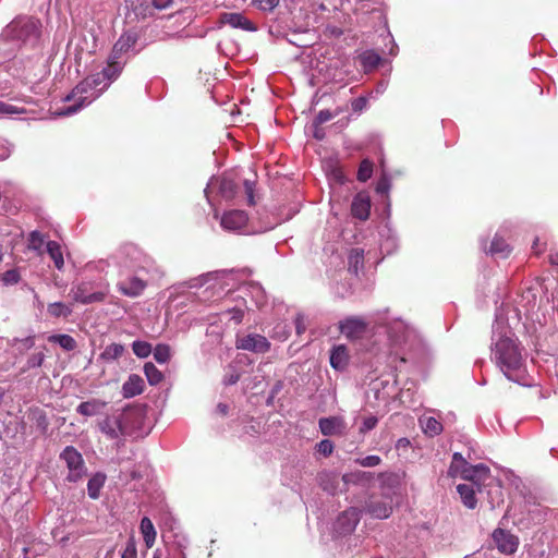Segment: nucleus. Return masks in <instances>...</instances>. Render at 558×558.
<instances>
[{"instance_id": "nucleus-1", "label": "nucleus", "mask_w": 558, "mask_h": 558, "mask_svg": "<svg viewBox=\"0 0 558 558\" xmlns=\"http://www.w3.org/2000/svg\"><path fill=\"white\" fill-rule=\"evenodd\" d=\"M490 359L508 380L530 385L526 352L511 328L499 317L493 325Z\"/></svg>"}, {"instance_id": "nucleus-2", "label": "nucleus", "mask_w": 558, "mask_h": 558, "mask_svg": "<svg viewBox=\"0 0 558 558\" xmlns=\"http://www.w3.org/2000/svg\"><path fill=\"white\" fill-rule=\"evenodd\" d=\"M113 81L116 80L110 77L109 72H106L104 69L100 72L88 75L64 97V101L73 104L57 110L54 116L65 117L75 114L96 100Z\"/></svg>"}, {"instance_id": "nucleus-3", "label": "nucleus", "mask_w": 558, "mask_h": 558, "mask_svg": "<svg viewBox=\"0 0 558 558\" xmlns=\"http://www.w3.org/2000/svg\"><path fill=\"white\" fill-rule=\"evenodd\" d=\"M137 413L131 409H117L100 418L97 426L108 439L122 441L126 436H132L135 430Z\"/></svg>"}, {"instance_id": "nucleus-4", "label": "nucleus", "mask_w": 558, "mask_h": 558, "mask_svg": "<svg viewBox=\"0 0 558 558\" xmlns=\"http://www.w3.org/2000/svg\"><path fill=\"white\" fill-rule=\"evenodd\" d=\"M40 35V22L34 17L23 16L12 21L1 33L5 41L22 44L35 43Z\"/></svg>"}, {"instance_id": "nucleus-5", "label": "nucleus", "mask_w": 558, "mask_h": 558, "mask_svg": "<svg viewBox=\"0 0 558 558\" xmlns=\"http://www.w3.org/2000/svg\"><path fill=\"white\" fill-rule=\"evenodd\" d=\"M136 41L137 35L135 33L128 32L122 34L113 45L107 65L104 68L106 72H109L110 77L117 80L120 76L126 63L124 54L134 48Z\"/></svg>"}, {"instance_id": "nucleus-6", "label": "nucleus", "mask_w": 558, "mask_h": 558, "mask_svg": "<svg viewBox=\"0 0 558 558\" xmlns=\"http://www.w3.org/2000/svg\"><path fill=\"white\" fill-rule=\"evenodd\" d=\"M60 459L65 463L69 473L66 480L78 482L86 475V466L82 454L73 446H66L60 453Z\"/></svg>"}, {"instance_id": "nucleus-7", "label": "nucleus", "mask_w": 558, "mask_h": 558, "mask_svg": "<svg viewBox=\"0 0 558 558\" xmlns=\"http://www.w3.org/2000/svg\"><path fill=\"white\" fill-rule=\"evenodd\" d=\"M386 328L387 335L395 345H402L415 338L414 329L400 318L389 320Z\"/></svg>"}, {"instance_id": "nucleus-8", "label": "nucleus", "mask_w": 558, "mask_h": 558, "mask_svg": "<svg viewBox=\"0 0 558 558\" xmlns=\"http://www.w3.org/2000/svg\"><path fill=\"white\" fill-rule=\"evenodd\" d=\"M217 190L218 191V194L229 201V199H232L236 193V185L235 183L227 178V177H221V178H216V177H213L206 189L204 190V193H205V196L207 197V201L211 204V194L214 193V191Z\"/></svg>"}, {"instance_id": "nucleus-9", "label": "nucleus", "mask_w": 558, "mask_h": 558, "mask_svg": "<svg viewBox=\"0 0 558 558\" xmlns=\"http://www.w3.org/2000/svg\"><path fill=\"white\" fill-rule=\"evenodd\" d=\"M361 519V511L357 508H349L343 511L335 522V532L339 536L352 533Z\"/></svg>"}, {"instance_id": "nucleus-10", "label": "nucleus", "mask_w": 558, "mask_h": 558, "mask_svg": "<svg viewBox=\"0 0 558 558\" xmlns=\"http://www.w3.org/2000/svg\"><path fill=\"white\" fill-rule=\"evenodd\" d=\"M92 283L89 282H82L77 286H74L70 294L72 295L73 300L75 302L82 303V304H92L104 301L106 296V292L104 291H96L93 292Z\"/></svg>"}, {"instance_id": "nucleus-11", "label": "nucleus", "mask_w": 558, "mask_h": 558, "mask_svg": "<svg viewBox=\"0 0 558 558\" xmlns=\"http://www.w3.org/2000/svg\"><path fill=\"white\" fill-rule=\"evenodd\" d=\"M238 349L255 353H265L270 349V342L266 337L258 333H248L236 339Z\"/></svg>"}, {"instance_id": "nucleus-12", "label": "nucleus", "mask_w": 558, "mask_h": 558, "mask_svg": "<svg viewBox=\"0 0 558 558\" xmlns=\"http://www.w3.org/2000/svg\"><path fill=\"white\" fill-rule=\"evenodd\" d=\"M463 480L472 482L477 490H482V486H486L494 482V478L490 475V470L487 465L480 463L475 465H470L465 471H463Z\"/></svg>"}, {"instance_id": "nucleus-13", "label": "nucleus", "mask_w": 558, "mask_h": 558, "mask_svg": "<svg viewBox=\"0 0 558 558\" xmlns=\"http://www.w3.org/2000/svg\"><path fill=\"white\" fill-rule=\"evenodd\" d=\"M368 324L362 317L351 316L340 322L339 329L347 338L357 339L366 332Z\"/></svg>"}, {"instance_id": "nucleus-14", "label": "nucleus", "mask_w": 558, "mask_h": 558, "mask_svg": "<svg viewBox=\"0 0 558 558\" xmlns=\"http://www.w3.org/2000/svg\"><path fill=\"white\" fill-rule=\"evenodd\" d=\"M493 541L498 550L505 555L513 554L517 551L519 546L518 537L502 529H497L494 531Z\"/></svg>"}, {"instance_id": "nucleus-15", "label": "nucleus", "mask_w": 558, "mask_h": 558, "mask_svg": "<svg viewBox=\"0 0 558 558\" xmlns=\"http://www.w3.org/2000/svg\"><path fill=\"white\" fill-rule=\"evenodd\" d=\"M248 217L245 211L233 209L226 211L220 218V226L227 231L238 232L247 223Z\"/></svg>"}, {"instance_id": "nucleus-16", "label": "nucleus", "mask_w": 558, "mask_h": 558, "mask_svg": "<svg viewBox=\"0 0 558 558\" xmlns=\"http://www.w3.org/2000/svg\"><path fill=\"white\" fill-rule=\"evenodd\" d=\"M220 22L231 26L232 28H240L247 32L256 31L254 24L244 14L238 12L221 13Z\"/></svg>"}, {"instance_id": "nucleus-17", "label": "nucleus", "mask_w": 558, "mask_h": 558, "mask_svg": "<svg viewBox=\"0 0 558 558\" xmlns=\"http://www.w3.org/2000/svg\"><path fill=\"white\" fill-rule=\"evenodd\" d=\"M126 8L129 9V16L133 14L136 20H146L155 15L151 2L147 0H126Z\"/></svg>"}, {"instance_id": "nucleus-18", "label": "nucleus", "mask_w": 558, "mask_h": 558, "mask_svg": "<svg viewBox=\"0 0 558 558\" xmlns=\"http://www.w3.org/2000/svg\"><path fill=\"white\" fill-rule=\"evenodd\" d=\"M144 379L137 374H131L123 383L121 393L123 398L131 399L141 395L144 391Z\"/></svg>"}, {"instance_id": "nucleus-19", "label": "nucleus", "mask_w": 558, "mask_h": 558, "mask_svg": "<svg viewBox=\"0 0 558 558\" xmlns=\"http://www.w3.org/2000/svg\"><path fill=\"white\" fill-rule=\"evenodd\" d=\"M108 402L101 399L93 398L81 402L76 407V412L83 416L90 417L102 413Z\"/></svg>"}, {"instance_id": "nucleus-20", "label": "nucleus", "mask_w": 558, "mask_h": 558, "mask_svg": "<svg viewBox=\"0 0 558 558\" xmlns=\"http://www.w3.org/2000/svg\"><path fill=\"white\" fill-rule=\"evenodd\" d=\"M146 282L137 277L118 283L119 291L126 296L136 298L143 293Z\"/></svg>"}, {"instance_id": "nucleus-21", "label": "nucleus", "mask_w": 558, "mask_h": 558, "mask_svg": "<svg viewBox=\"0 0 558 558\" xmlns=\"http://www.w3.org/2000/svg\"><path fill=\"white\" fill-rule=\"evenodd\" d=\"M369 210H371L369 198L363 194H357L353 198V202L351 205L352 215L360 220H366L369 216Z\"/></svg>"}, {"instance_id": "nucleus-22", "label": "nucleus", "mask_w": 558, "mask_h": 558, "mask_svg": "<svg viewBox=\"0 0 558 558\" xmlns=\"http://www.w3.org/2000/svg\"><path fill=\"white\" fill-rule=\"evenodd\" d=\"M319 428L323 435H340L343 432V422L338 417H324L319 420Z\"/></svg>"}, {"instance_id": "nucleus-23", "label": "nucleus", "mask_w": 558, "mask_h": 558, "mask_svg": "<svg viewBox=\"0 0 558 558\" xmlns=\"http://www.w3.org/2000/svg\"><path fill=\"white\" fill-rule=\"evenodd\" d=\"M349 362V353L344 345H337L330 352V365L337 371H342Z\"/></svg>"}, {"instance_id": "nucleus-24", "label": "nucleus", "mask_w": 558, "mask_h": 558, "mask_svg": "<svg viewBox=\"0 0 558 558\" xmlns=\"http://www.w3.org/2000/svg\"><path fill=\"white\" fill-rule=\"evenodd\" d=\"M418 422L423 433L429 437H435L442 432V424L434 416L423 415Z\"/></svg>"}, {"instance_id": "nucleus-25", "label": "nucleus", "mask_w": 558, "mask_h": 558, "mask_svg": "<svg viewBox=\"0 0 558 558\" xmlns=\"http://www.w3.org/2000/svg\"><path fill=\"white\" fill-rule=\"evenodd\" d=\"M391 511L392 507L387 500H374L367 506V512L376 519H386Z\"/></svg>"}, {"instance_id": "nucleus-26", "label": "nucleus", "mask_w": 558, "mask_h": 558, "mask_svg": "<svg viewBox=\"0 0 558 558\" xmlns=\"http://www.w3.org/2000/svg\"><path fill=\"white\" fill-rule=\"evenodd\" d=\"M140 256L141 252L136 247L128 246L121 253L120 264L129 270H135L138 267L137 260Z\"/></svg>"}, {"instance_id": "nucleus-27", "label": "nucleus", "mask_w": 558, "mask_h": 558, "mask_svg": "<svg viewBox=\"0 0 558 558\" xmlns=\"http://www.w3.org/2000/svg\"><path fill=\"white\" fill-rule=\"evenodd\" d=\"M470 463L463 458L460 452H454L452 456L451 464L448 469V476L463 478V471L470 468Z\"/></svg>"}, {"instance_id": "nucleus-28", "label": "nucleus", "mask_w": 558, "mask_h": 558, "mask_svg": "<svg viewBox=\"0 0 558 558\" xmlns=\"http://www.w3.org/2000/svg\"><path fill=\"white\" fill-rule=\"evenodd\" d=\"M125 351V348L123 344L120 343H111L108 344L104 351L99 354L98 360L102 362H113L120 359Z\"/></svg>"}, {"instance_id": "nucleus-29", "label": "nucleus", "mask_w": 558, "mask_h": 558, "mask_svg": "<svg viewBox=\"0 0 558 558\" xmlns=\"http://www.w3.org/2000/svg\"><path fill=\"white\" fill-rule=\"evenodd\" d=\"M457 492L459 493L461 501L466 508L474 509L476 507L477 500L475 498V490L472 485L459 484L457 486Z\"/></svg>"}, {"instance_id": "nucleus-30", "label": "nucleus", "mask_w": 558, "mask_h": 558, "mask_svg": "<svg viewBox=\"0 0 558 558\" xmlns=\"http://www.w3.org/2000/svg\"><path fill=\"white\" fill-rule=\"evenodd\" d=\"M105 482H106V475L104 473H95L89 480H88V483H87V492H88V496L92 498V499H97L99 498V495H100V490L101 488L104 487L105 485Z\"/></svg>"}, {"instance_id": "nucleus-31", "label": "nucleus", "mask_w": 558, "mask_h": 558, "mask_svg": "<svg viewBox=\"0 0 558 558\" xmlns=\"http://www.w3.org/2000/svg\"><path fill=\"white\" fill-rule=\"evenodd\" d=\"M364 266V251L362 248H352L348 256L349 271L357 275Z\"/></svg>"}, {"instance_id": "nucleus-32", "label": "nucleus", "mask_w": 558, "mask_h": 558, "mask_svg": "<svg viewBox=\"0 0 558 558\" xmlns=\"http://www.w3.org/2000/svg\"><path fill=\"white\" fill-rule=\"evenodd\" d=\"M48 341L59 344L65 351H73L77 347L76 340L72 336L65 333L51 335L48 337Z\"/></svg>"}, {"instance_id": "nucleus-33", "label": "nucleus", "mask_w": 558, "mask_h": 558, "mask_svg": "<svg viewBox=\"0 0 558 558\" xmlns=\"http://www.w3.org/2000/svg\"><path fill=\"white\" fill-rule=\"evenodd\" d=\"M141 532L147 547H151L156 539V531L149 518L144 517L141 521Z\"/></svg>"}, {"instance_id": "nucleus-34", "label": "nucleus", "mask_w": 558, "mask_h": 558, "mask_svg": "<svg viewBox=\"0 0 558 558\" xmlns=\"http://www.w3.org/2000/svg\"><path fill=\"white\" fill-rule=\"evenodd\" d=\"M47 253L51 257V259L54 263V266L60 270L64 266L63 255L61 251V246L56 241H49L47 242Z\"/></svg>"}, {"instance_id": "nucleus-35", "label": "nucleus", "mask_w": 558, "mask_h": 558, "mask_svg": "<svg viewBox=\"0 0 558 558\" xmlns=\"http://www.w3.org/2000/svg\"><path fill=\"white\" fill-rule=\"evenodd\" d=\"M144 373L151 386L158 385L163 379L161 371H159L151 362L144 365Z\"/></svg>"}, {"instance_id": "nucleus-36", "label": "nucleus", "mask_w": 558, "mask_h": 558, "mask_svg": "<svg viewBox=\"0 0 558 558\" xmlns=\"http://www.w3.org/2000/svg\"><path fill=\"white\" fill-rule=\"evenodd\" d=\"M151 353L155 361L159 364H165L171 359V348L165 343L157 344Z\"/></svg>"}, {"instance_id": "nucleus-37", "label": "nucleus", "mask_w": 558, "mask_h": 558, "mask_svg": "<svg viewBox=\"0 0 558 558\" xmlns=\"http://www.w3.org/2000/svg\"><path fill=\"white\" fill-rule=\"evenodd\" d=\"M47 311L52 317H68L72 314V308L62 302L50 303Z\"/></svg>"}, {"instance_id": "nucleus-38", "label": "nucleus", "mask_w": 558, "mask_h": 558, "mask_svg": "<svg viewBox=\"0 0 558 558\" xmlns=\"http://www.w3.org/2000/svg\"><path fill=\"white\" fill-rule=\"evenodd\" d=\"M379 62L380 57L375 51L367 50L361 54V63L366 71L377 68Z\"/></svg>"}, {"instance_id": "nucleus-39", "label": "nucleus", "mask_w": 558, "mask_h": 558, "mask_svg": "<svg viewBox=\"0 0 558 558\" xmlns=\"http://www.w3.org/2000/svg\"><path fill=\"white\" fill-rule=\"evenodd\" d=\"M489 252L493 255L496 254L500 255L501 257H506L510 253V247L505 240L496 235L492 241Z\"/></svg>"}, {"instance_id": "nucleus-40", "label": "nucleus", "mask_w": 558, "mask_h": 558, "mask_svg": "<svg viewBox=\"0 0 558 558\" xmlns=\"http://www.w3.org/2000/svg\"><path fill=\"white\" fill-rule=\"evenodd\" d=\"M132 350L133 353L140 359L148 357L153 352L151 344L147 341L142 340L133 341Z\"/></svg>"}, {"instance_id": "nucleus-41", "label": "nucleus", "mask_w": 558, "mask_h": 558, "mask_svg": "<svg viewBox=\"0 0 558 558\" xmlns=\"http://www.w3.org/2000/svg\"><path fill=\"white\" fill-rule=\"evenodd\" d=\"M373 174V162L368 159L362 160L359 171H357V180L361 182H366Z\"/></svg>"}, {"instance_id": "nucleus-42", "label": "nucleus", "mask_w": 558, "mask_h": 558, "mask_svg": "<svg viewBox=\"0 0 558 558\" xmlns=\"http://www.w3.org/2000/svg\"><path fill=\"white\" fill-rule=\"evenodd\" d=\"M250 292H251L252 296L254 298L257 306H262L263 304L266 303V293L260 284L251 283Z\"/></svg>"}, {"instance_id": "nucleus-43", "label": "nucleus", "mask_w": 558, "mask_h": 558, "mask_svg": "<svg viewBox=\"0 0 558 558\" xmlns=\"http://www.w3.org/2000/svg\"><path fill=\"white\" fill-rule=\"evenodd\" d=\"M25 112V109L22 107H17L11 104H7L0 101V118L9 117L13 114H22Z\"/></svg>"}, {"instance_id": "nucleus-44", "label": "nucleus", "mask_w": 558, "mask_h": 558, "mask_svg": "<svg viewBox=\"0 0 558 558\" xmlns=\"http://www.w3.org/2000/svg\"><path fill=\"white\" fill-rule=\"evenodd\" d=\"M225 316H228L230 320L234 324H240L244 316V307L243 306H234L232 308H228L222 313Z\"/></svg>"}, {"instance_id": "nucleus-45", "label": "nucleus", "mask_w": 558, "mask_h": 558, "mask_svg": "<svg viewBox=\"0 0 558 558\" xmlns=\"http://www.w3.org/2000/svg\"><path fill=\"white\" fill-rule=\"evenodd\" d=\"M44 244V235L38 231H32L28 236V248L40 251Z\"/></svg>"}, {"instance_id": "nucleus-46", "label": "nucleus", "mask_w": 558, "mask_h": 558, "mask_svg": "<svg viewBox=\"0 0 558 558\" xmlns=\"http://www.w3.org/2000/svg\"><path fill=\"white\" fill-rule=\"evenodd\" d=\"M280 0H252V3L264 12H271Z\"/></svg>"}, {"instance_id": "nucleus-47", "label": "nucleus", "mask_w": 558, "mask_h": 558, "mask_svg": "<svg viewBox=\"0 0 558 558\" xmlns=\"http://www.w3.org/2000/svg\"><path fill=\"white\" fill-rule=\"evenodd\" d=\"M121 558H137L136 543L133 537L128 539L125 548L121 554Z\"/></svg>"}, {"instance_id": "nucleus-48", "label": "nucleus", "mask_w": 558, "mask_h": 558, "mask_svg": "<svg viewBox=\"0 0 558 558\" xmlns=\"http://www.w3.org/2000/svg\"><path fill=\"white\" fill-rule=\"evenodd\" d=\"M1 280L4 286H12L20 281V274L16 269H10L7 270L2 277Z\"/></svg>"}, {"instance_id": "nucleus-49", "label": "nucleus", "mask_w": 558, "mask_h": 558, "mask_svg": "<svg viewBox=\"0 0 558 558\" xmlns=\"http://www.w3.org/2000/svg\"><path fill=\"white\" fill-rule=\"evenodd\" d=\"M389 190H390V179L386 174V172L383 171V174L376 184V192L378 194L384 195V194H387L389 192Z\"/></svg>"}, {"instance_id": "nucleus-50", "label": "nucleus", "mask_w": 558, "mask_h": 558, "mask_svg": "<svg viewBox=\"0 0 558 558\" xmlns=\"http://www.w3.org/2000/svg\"><path fill=\"white\" fill-rule=\"evenodd\" d=\"M215 276H216L215 272H207V274L201 275L196 278L191 279L189 281V287L190 288H201L205 283H207L209 279L214 278Z\"/></svg>"}, {"instance_id": "nucleus-51", "label": "nucleus", "mask_w": 558, "mask_h": 558, "mask_svg": "<svg viewBox=\"0 0 558 558\" xmlns=\"http://www.w3.org/2000/svg\"><path fill=\"white\" fill-rule=\"evenodd\" d=\"M381 459L379 456L371 454L356 460V463L365 468H374L380 463Z\"/></svg>"}, {"instance_id": "nucleus-52", "label": "nucleus", "mask_w": 558, "mask_h": 558, "mask_svg": "<svg viewBox=\"0 0 558 558\" xmlns=\"http://www.w3.org/2000/svg\"><path fill=\"white\" fill-rule=\"evenodd\" d=\"M377 423H378V420L376 416H374V415L367 416L363 420L362 425L360 427V432L365 434V433L372 430L373 428H375Z\"/></svg>"}, {"instance_id": "nucleus-53", "label": "nucleus", "mask_w": 558, "mask_h": 558, "mask_svg": "<svg viewBox=\"0 0 558 558\" xmlns=\"http://www.w3.org/2000/svg\"><path fill=\"white\" fill-rule=\"evenodd\" d=\"M45 360V354L39 352L36 354H33L27 360V367L28 368H35L41 366L43 362Z\"/></svg>"}, {"instance_id": "nucleus-54", "label": "nucleus", "mask_w": 558, "mask_h": 558, "mask_svg": "<svg viewBox=\"0 0 558 558\" xmlns=\"http://www.w3.org/2000/svg\"><path fill=\"white\" fill-rule=\"evenodd\" d=\"M317 450H318V452H320L322 454L327 457V456L331 454V452L333 450V444L328 439H324L320 442H318Z\"/></svg>"}, {"instance_id": "nucleus-55", "label": "nucleus", "mask_w": 558, "mask_h": 558, "mask_svg": "<svg viewBox=\"0 0 558 558\" xmlns=\"http://www.w3.org/2000/svg\"><path fill=\"white\" fill-rule=\"evenodd\" d=\"M254 185H255L254 182H252L250 180L244 181V189H245V194L247 197V204L251 206L255 205Z\"/></svg>"}, {"instance_id": "nucleus-56", "label": "nucleus", "mask_w": 558, "mask_h": 558, "mask_svg": "<svg viewBox=\"0 0 558 558\" xmlns=\"http://www.w3.org/2000/svg\"><path fill=\"white\" fill-rule=\"evenodd\" d=\"M173 3V0H151L153 11L155 10L162 11L170 8Z\"/></svg>"}, {"instance_id": "nucleus-57", "label": "nucleus", "mask_w": 558, "mask_h": 558, "mask_svg": "<svg viewBox=\"0 0 558 558\" xmlns=\"http://www.w3.org/2000/svg\"><path fill=\"white\" fill-rule=\"evenodd\" d=\"M367 106V98L365 97H357L352 101V109L355 112H360L363 109H365Z\"/></svg>"}, {"instance_id": "nucleus-58", "label": "nucleus", "mask_w": 558, "mask_h": 558, "mask_svg": "<svg viewBox=\"0 0 558 558\" xmlns=\"http://www.w3.org/2000/svg\"><path fill=\"white\" fill-rule=\"evenodd\" d=\"M11 155V147L7 141L0 140V160L7 159Z\"/></svg>"}, {"instance_id": "nucleus-59", "label": "nucleus", "mask_w": 558, "mask_h": 558, "mask_svg": "<svg viewBox=\"0 0 558 558\" xmlns=\"http://www.w3.org/2000/svg\"><path fill=\"white\" fill-rule=\"evenodd\" d=\"M332 119V113L329 110H322L316 117V122L322 124Z\"/></svg>"}, {"instance_id": "nucleus-60", "label": "nucleus", "mask_w": 558, "mask_h": 558, "mask_svg": "<svg viewBox=\"0 0 558 558\" xmlns=\"http://www.w3.org/2000/svg\"><path fill=\"white\" fill-rule=\"evenodd\" d=\"M239 379H240V375L235 371H232L231 373H228L225 376L223 384L225 385H234L235 383H238Z\"/></svg>"}, {"instance_id": "nucleus-61", "label": "nucleus", "mask_w": 558, "mask_h": 558, "mask_svg": "<svg viewBox=\"0 0 558 558\" xmlns=\"http://www.w3.org/2000/svg\"><path fill=\"white\" fill-rule=\"evenodd\" d=\"M295 329L299 335L305 330L304 317L302 315H298L295 318Z\"/></svg>"}, {"instance_id": "nucleus-62", "label": "nucleus", "mask_w": 558, "mask_h": 558, "mask_svg": "<svg viewBox=\"0 0 558 558\" xmlns=\"http://www.w3.org/2000/svg\"><path fill=\"white\" fill-rule=\"evenodd\" d=\"M410 446V440L408 438H400L397 441V448H407Z\"/></svg>"}, {"instance_id": "nucleus-63", "label": "nucleus", "mask_w": 558, "mask_h": 558, "mask_svg": "<svg viewBox=\"0 0 558 558\" xmlns=\"http://www.w3.org/2000/svg\"><path fill=\"white\" fill-rule=\"evenodd\" d=\"M229 407L225 403H219L217 405V412L221 415H226L228 413Z\"/></svg>"}, {"instance_id": "nucleus-64", "label": "nucleus", "mask_w": 558, "mask_h": 558, "mask_svg": "<svg viewBox=\"0 0 558 558\" xmlns=\"http://www.w3.org/2000/svg\"><path fill=\"white\" fill-rule=\"evenodd\" d=\"M550 263L553 265H558V253H555V254L550 255Z\"/></svg>"}]
</instances>
